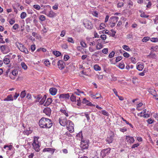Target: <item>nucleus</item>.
I'll use <instances>...</instances> for the list:
<instances>
[{"label": "nucleus", "mask_w": 158, "mask_h": 158, "mask_svg": "<svg viewBox=\"0 0 158 158\" xmlns=\"http://www.w3.org/2000/svg\"><path fill=\"white\" fill-rule=\"evenodd\" d=\"M40 126L43 128H50L52 125V120L49 118L43 117L39 121Z\"/></svg>", "instance_id": "f257e3e1"}, {"label": "nucleus", "mask_w": 158, "mask_h": 158, "mask_svg": "<svg viewBox=\"0 0 158 158\" xmlns=\"http://www.w3.org/2000/svg\"><path fill=\"white\" fill-rule=\"evenodd\" d=\"M15 44L18 48L22 52L26 54L28 53V51L24 46L21 43L19 42H16Z\"/></svg>", "instance_id": "f03ea898"}, {"label": "nucleus", "mask_w": 158, "mask_h": 158, "mask_svg": "<svg viewBox=\"0 0 158 158\" xmlns=\"http://www.w3.org/2000/svg\"><path fill=\"white\" fill-rule=\"evenodd\" d=\"M146 109L144 110L143 112L138 113L137 115L138 116L140 117H143L145 118H148L150 117V112L148 111L146 112Z\"/></svg>", "instance_id": "7ed1b4c3"}, {"label": "nucleus", "mask_w": 158, "mask_h": 158, "mask_svg": "<svg viewBox=\"0 0 158 158\" xmlns=\"http://www.w3.org/2000/svg\"><path fill=\"white\" fill-rule=\"evenodd\" d=\"M68 122V124L66 125L67 128L70 132L72 133L74 131V124L70 120Z\"/></svg>", "instance_id": "20e7f679"}, {"label": "nucleus", "mask_w": 158, "mask_h": 158, "mask_svg": "<svg viewBox=\"0 0 158 158\" xmlns=\"http://www.w3.org/2000/svg\"><path fill=\"white\" fill-rule=\"evenodd\" d=\"M110 148H107L102 150L101 152V155L102 158H104L108 155L110 153Z\"/></svg>", "instance_id": "39448f33"}, {"label": "nucleus", "mask_w": 158, "mask_h": 158, "mask_svg": "<svg viewBox=\"0 0 158 158\" xmlns=\"http://www.w3.org/2000/svg\"><path fill=\"white\" fill-rule=\"evenodd\" d=\"M59 121L60 125L63 126H65L68 124V121L66 118L61 117L59 118Z\"/></svg>", "instance_id": "423d86ee"}, {"label": "nucleus", "mask_w": 158, "mask_h": 158, "mask_svg": "<svg viewBox=\"0 0 158 158\" xmlns=\"http://www.w3.org/2000/svg\"><path fill=\"white\" fill-rule=\"evenodd\" d=\"M1 51L3 53L6 54L10 51L9 46L6 45H2L0 47Z\"/></svg>", "instance_id": "0eeeda50"}, {"label": "nucleus", "mask_w": 158, "mask_h": 158, "mask_svg": "<svg viewBox=\"0 0 158 158\" xmlns=\"http://www.w3.org/2000/svg\"><path fill=\"white\" fill-rule=\"evenodd\" d=\"M85 27L87 29H91L93 28V26L91 22L87 20H84L83 22Z\"/></svg>", "instance_id": "6e6552de"}, {"label": "nucleus", "mask_w": 158, "mask_h": 158, "mask_svg": "<svg viewBox=\"0 0 158 158\" xmlns=\"http://www.w3.org/2000/svg\"><path fill=\"white\" fill-rule=\"evenodd\" d=\"M69 97L70 96L69 94H61L59 96V98L60 100L62 101L69 99Z\"/></svg>", "instance_id": "1a4fd4ad"}, {"label": "nucleus", "mask_w": 158, "mask_h": 158, "mask_svg": "<svg viewBox=\"0 0 158 158\" xmlns=\"http://www.w3.org/2000/svg\"><path fill=\"white\" fill-rule=\"evenodd\" d=\"M80 147L82 150L87 149L88 147V144L87 141H81Z\"/></svg>", "instance_id": "9d476101"}, {"label": "nucleus", "mask_w": 158, "mask_h": 158, "mask_svg": "<svg viewBox=\"0 0 158 158\" xmlns=\"http://www.w3.org/2000/svg\"><path fill=\"white\" fill-rule=\"evenodd\" d=\"M41 13L44 14L45 15H47V16H48V17L51 18H53L56 15V13L54 12L52 10H50L47 14L44 13L43 12H41Z\"/></svg>", "instance_id": "9b49d317"}, {"label": "nucleus", "mask_w": 158, "mask_h": 158, "mask_svg": "<svg viewBox=\"0 0 158 158\" xmlns=\"http://www.w3.org/2000/svg\"><path fill=\"white\" fill-rule=\"evenodd\" d=\"M127 141L131 144L133 143L135 141V139L133 137L130 136H127L126 137Z\"/></svg>", "instance_id": "f8f14e48"}, {"label": "nucleus", "mask_w": 158, "mask_h": 158, "mask_svg": "<svg viewBox=\"0 0 158 158\" xmlns=\"http://www.w3.org/2000/svg\"><path fill=\"white\" fill-rule=\"evenodd\" d=\"M32 145L33 149L36 152H38L40 150V146L39 143H32Z\"/></svg>", "instance_id": "ddd939ff"}, {"label": "nucleus", "mask_w": 158, "mask_h": 158, "mask_svg": "<svg viewBox=\"0 0 158 158\" xmlns=\"http://www.w3.org/2000/svg\"><path fill=\"white\" fill-rule=\"evenodd\" d=\"M43 112L47 115L49 116L51 114V110L50 108L46 107L44 109Z\"/></svg>", "instance_id": "4468645a"}, {"label": "nucleus", "mask_w": 158, "mask_h": 158, "mask_svg": "<svg viewBox=\"0 0 158 158\" xmlns=\"http://www.w3.org/2000/svg\"><path fill=\"white\" fill-rule=\"evenodd\" d=\"M144 67V65L143 63H138L137 64L136 69L139 71H142Z\"/></svg>", "instance_id": "2eb2a0df"}, {"label": "nucleus", "mask_w": 158, "mask_h": 158, "mask_svg": "<svg viewBox=\"0 0 158 158\" xmlns=\"http://www.w3.org/2000/svg\"><path fill=\"white\" fill-rule=\"evenodd\" d=\"M58 68L60 70H62L64 68V64L62 60H59L58 62Z\"/></svg>", "instance_id": "dca6fc26"}, {"label": "nucleus", "mask_w": 158, "mask_h": 158, "mask_svg": "<svg viewBox=\"0 0 158 158\" xmlns=\"http://www.w3.org/2000/svg\"><path fill=\"white\" fill-rule=\"evenodd\" d=\"M9 56L8 55L6 56L3 60V63L6 64H8L10 62Z\"/></svg>", "instance_id": "f3484780"}, {"label": "nucleus", "mask_w": 158, "mask_h": 158, "mask_svg": "<svg viewBox=\"0 0 158 158\" xmlns=\"http://www.w3.org/2000/svg\"><path fill=\"white\" fill-rule=\"evenodd\" d=\"M49 91L51 95H54L56 94L57 90L55 88H52L49 89Z\"/></svg>", "instance_id": "a211bd4d"}, {"label": "nucleus", "mask_w": 158, "mask_h": 158, "mask_svg": "<svg viewBox=\"0 0 158 158\" xmlns=\"http://www.w3.org/2000/svg\"><path fill=\"white\" fill-rule=\"evenodd\" d=\"M82 102L83 103L86 104L87 105L89 106H93V104L90 102L89 101L87 100L85 98H84L83 99Z\"/></svg>", "instance_id": "6ab92c4d"}, {"label": "nucleus", "mask_w": 158, "mask_h": 158, "mask_svg": "<svg viewBox=\"0 0 158 158\" xmlns=\"http://www.w3.org/2000/svg\"><path fill=\"white\" fill-rule=\"evenodd\" d=\"M118 17H117L112 16L110 17V22L116 23L118 19Z\"/></svg>", "instance_id": "aec40b11"}, {"label": "nucleus", "mask_w": 158, "mask_h": 158, "mask_svg": "<svg viewBox=\"0 0 158 158\" xmlns=\"http://www.w3.org/2000/svg\"><path fill=\"white\" fill-rule=\"evenodd\" d=\"M114 136L112 135L109 137H108L106 139V141L108 143H112L113 140Z\"/></svg>", "instance_id": "412c9836"}, {"label": "nucleus", "mask_w": 158, "mask_h": 158, "mask_svg": "<svg viewBox=\"0 0 158 158\" xmlns=\"http://www.w3.org/2000/svg\"><path fill=\"white\" fill-rule=\"evenodd\" d=\"M52 102V100L51 98H48L46 102L44 103V105L45 106H48Z\"/></svg>", "instance_id": "4be33fe9"}, {"label": "nucleus", "mask_w": 158, "mask_h": 158, "mask_svg": "<svg viewBox=\"0 0 158 158\" xmlns=\"http://www.w3.org/2000/svg\"><path fill=\"white\" fill-rule=\"evenodd\" d=\"M13 98L11 94L7 96L6 98L4 100V101H13Z\"/></svg>", "instance_id": "5701e85b"}, {"label": "nucleus", "mask_w": 158, "mask_h": 158, "mask_svg": "<svg viewBox=\"0 0 158 158\" xmlns=\"http://www.w3.org/2000/svg\"><path fill=\"white\" fill-rule=\"evenodd\" d=\"M148 91L151 94L155 96V94H156V92L153 88H150L149 89Z\"/></svg>", "instance_id": "b1692460"}, {"label": "nucleus", "mask_w": 158, "mask_h": 158, "mask_svg": "<svg viewBox=\"0 0 158 158\" xmlns=\"http://www.w3.org/2000/svg\"><path fill=\"white\" fill-rule=\"evenodd\" d=\"M148 56L152 58L156 59L157 57V55L152 52H151L150 55Z\"/></svg>", "instance_id": "393cba45"}, {"label": "nucleus", "mask_w": 158, "mask_h": 158, "mask_svg": "<svg viewBox=\"0 0 158 158\" xmlns=\"http://www.w3.org/2000/svg\"><path fill=\"white\" fill-rule=\"evenodd\" d=\"M77 97L74 94H72L70 97V99L72 102H76Z\"/></svg>", "instance_id": "a878e982"}, {"label": "nucleus", "mask_w": 158, "mask_h": 158, "mask_svg": "<svg viewBox=\"0 0 158 158\" xmlns=\"http://www.w3.org/2000/svg\"><path fill=\"white\" fill-rule=\"evenodd\" d=\"M125 50L129 52L131 51V49L128 46L126 45H124L122 47Z\"/></svg>", "instance_id": "bb28decb"}, {"label": "nucleus", "mask_w": 158, "mask_h": 158, "mask_svg": "<svg viewBox=\"0 0 158 158\" xmlns=\"http://www.w3.org/2000/svg\"><path fill=\"white\" fill-rule=\"evenodd\" d=\"M106 27V25L103 23H101L99 27L98 28V30L104 29Z\"/></svg>", "instance_id": "cd10ccee"}, {"label": "nucleus", "mask_w": 158, "mask_h": 158, "mask_svg": "<svg viewBox=\"0 0 158 158\" xmlns=\"http://www.w3.org/2000/svg\"><path fill=\"white\" fill-rule=\"evenodd\" d=\"M123 51L124 52L123 54V56L124 57H126V58H128L129 56V54L127 52H124L123 50H120V53L122 52Z\"/></svg>", "instance_id": "c85d7f7f"}, {"label": "nucleus", "mask_w": 158, "mask_h": 158, "mask_svg": "<svg viewBox=\"0 0 158 158\" xmlns=\"http://www.w3.org/2000/svg\"><path fill=\"white\" fill-rule=\"evenodd\" d=\"M46 98V95L44 96L41 99L40 102V104H43L45 101Z\"/></svg>", "instance_id": "c756f323"}, {"label": "nucleus", "mask_w": 158, "mask_h": 158, "mask_svg": "<svg viewBox=\"0 0 158 158\" xmlns=\"http://www.w3.org/2000/svg\"><path fill=\"white\" fill-rule=\"evenodd\" d=\"M151 49L152 51L157 52L158 51V46H152L151 47Z\"/></svg>", "instance_id": "7c9ffc66"}, {"label": "nucleus", "mask_w": 158, "mask_h": 158, "mask_svg": "<svg viewBox=\"0 0 158 158\" xmlns=\"http://www.w3.org/2000/svg\"><path fill=\"white\" fill-rule=\"evenodd\" d=\"M39 19L41 21H44L46 19V17L43 15H40L39 16Z\"/></svg>", "instance_id": "2f4dec72"}, {"label": "nucleus", "mask_w": 158, "mask_h": 158, "mask_svg": "<svg viewBox=\"0 0 158 158\" xmlns=\"http://www.w3.org/2000/svg\"><path fill=\"white\" fill-rule=\"evenodd\" d=\"M95 97H94V99H98L99 98H102L101 94L98 93H97L95 94Z\"/></svg>", "instance_id": "473e14b6"}, {"label": "nucleus", "mask_w": 158, "mask_h": 158, "mask_svg": "<svg viewBox=\"0 0 158 158\" xmlns=\"http://www.w3.org/2000/svg\"><path fill=\"white\" fill-rule=\"evenodd\" d=\"M35 98L36 99L35 102H38L42 98V96L40 95H38L37 96L35 97Z\"/></svg>", "instance_id": "72a5a7b5"}, {"label": "nucleus", "mask_w": 158, "mask_h": 158, "mask_svg": "<svg viewBox=\"0 0 158 158\" xmlns=\"http://www.w3.org/2000/svg\"><path fill=\"white\" fill-rule=\"evenodd\" d=\"M94 69L96 71L100 70L101 69V67L97 64H95L94 65Z\"/></svg>", "instance_id": "f704fd0d"}, {"label": "nucleus", "mask_w": 158, "mask_h": 158, "mask_svg": "<svg viewBox=\"0 0 158 158\" xmlns=\"http://www.w3.org/2000/svg\"><path fill=\"white\" fill-rule=\"evenodd\" d=\"M21 65L23 69H24L25 70L27 69V66L24 62H22L21 63Z\"/></svg>", "instance_id": "c9c22d12"}, {"label": "nucleus", "mask_w": 158, "mask_h": 158, "mask_svg": "<svg viewBox=\"0 0 158 158\" xmlns=\"http://www.w3.org/2000/svg\"><path fill=\"white\" fill-rule=\"evenodd\" d=\"M53 53V54L56 56H59L61 55V53L59 51H54Z\"/></svg>", "instance_id": "e433bc0d"}, {"label": "nucleus", "mask_w": 158, "mask_h": 158, "mask_svg": "<svg viewBox=\"0 0 158 158\" xmlns=\"http://www.w3.org/2000/svg\"><path fill=\"white\" fill-rule=\"evenodd\" d=\"M27 16V14L25 12H23L20 15V17L22 19H24Z\"/></svg>", "instance_id": "4c0bfd02"}, {"label": "nucleus", "mask_w": 158, "mask_h": 158, "mask_svg": "<svg viewBox=\"0 0 158 158\" xmlns=\"http://www.w3.org/2000/svg\"><path fill=\"white\" fill-rule=\"evenodd\" d=\"M100 113H102V114L106 116L109 115V114L108 112L106 111L105 110H102L101 111H100Z\"/></svg>", "instance_id": "58836bf2"}, {"label": "nucleus", "mask_w": 158, "mask_h": 158, "mask_svg": "<svg viewBox=\"0 0 158 158\" xmlns=\"http://www.w3.org/2000/svg\"><path fill=\"white\" fill-rule=\"evenodd\" d=\"M103 48V46L101 44L98 43L96 46V48L98 50H99Z\"/></svg>", "instance_id": "ea45409f"}, {"label": "nucleus", "mask_w": 158, "mask_h": 158, "mask_svg": "<svg viewBox=\"0 0 158 158\" xmlns=\"http://www.w3.org/2000/svg\"><path fill=\"white\" fill-rule=\"evenodd\" d=\"M33 7L34 9L37 10H40L41 8L40 6L39 5L37 4L34 5L33 6Z\"/></svg>", "instance_id": "a19ab883"}, {"label": "nucleus", "mask_w": 158, "mask_h": 158, "mask_svg": "<svg viewBox=\"0 0 158 158\" xmlns=\"http://www.w3.org/2000/svg\"><path fill=\"white\" fill-rule=\"evenodd\" d=\"M67 41L71 43L72 44L74 43V41L73 39L71 37H68V38Z\"/></svg>", "instance_id": "79ce46f5"}, {"label": "nucleus", "mask_w": 158, "mask_h": 158, "mask_svg": "<svg viewBox=\"0 0 158 158\" xmlns=\"http://www.w3.org/2000/svg\"><path fill=\"white\" fill-rule=\"evenodd\" d=\"M26 95L25 91H23L21 92L20 95V97L21 98H24Z\"/></svg>", "instance_id": "37998d69"}, {"label": "nucleus", "mask_w": 158, "mask_h": 158, "mask_svg": "<svg viewBox=\"0 0 158 158\" xmlns=\"http://www.w3.org/2000/svg\"><path fill=\"white\" fill-rule=\"evenodd\" d=\"M150 39V38L148 37H146L143 38L142 41L143 42H146L147 41L149 40Z\"/></svg>", "instance_id": "c03bdc74"}, {"label": "nucleus", "mask_w": 158, "mask_h": 158, "mask_svg": "<svg viewBox=\"0 0 158 158\" xmlns=\"http://www.w3.org/2000/svg\"><path fill=\"white\" fill-rule=\"evenodd\" d=\"M80 44L82 47L84 48L86 47L87 45L85 42L83 41H81L80 42Z\"/></svg>", "instance_id": "a18cd8bd"}, {"label": "nucleus", "mask_w": 158, "mask_h": 158, "mask_svg": "<svg viewBox=\"0 0 158 158\" xmlns=\"http://www.w3.org/2000/svg\"><path fill=\"white\" fill-rule=\"evenodd\" d=\"M151 41L153 42H156L158 41V39L156 38H152L150 39Z\"/></svg>", "instance_id": "49530a36"}, {"label": "nucleus", "mask_w": 158, "mask_h": 158, "mask_svg": "<svg viewBox=\"0 0 158 158\" xmlns=\"http://www.w3.org/2000/svg\"><path fill=\"white\" fill-rule=\"evenodd\" d=\"M19 26L17 24H15L13 26V28L15 30H16L19 28Z\"/></svg>", "instance_id": "de8ad7c7"}, {"label": "nucleus", "mask_w": 158, "mask_h": 158, "mask_svg": "<svg viewBox=\"0 0 158 158\" xmlns=\"http://www.w3.org/2000/svg\"><path fill=\"white\" fill-rule=\"evenodd\" d=\"M114 54H115V53L114 52H113V51L111 52L109 54V57L110 58L113 57L114 56Z\"/></svg>", "instance_id": "09e8293b"}, {"label": "nucleus", "mask_w": 158, "mask_h": 158, "mask_svg": "<svg viewBox=\"0 0 158 158\" xmlns=\"http://www.w3.org/2000/svg\"><path fill=\"white\" fill-rule=\"evenodd\" d=\"M60 111L62 113H63L66 116H68V114L65 110H60Z\"/></svg>", "instance_id": "8fccbe9b"}, {"label": "nucleus", "mask_w": 158, "mask_h": 158, "mask_svg": "<svg viewBox=\"0 0 158 158\" xmlns=\"http://www.w3.org/2000/svg\"><path fill=\"white\" fill-rule=\"evenodd\" d=\"M124 5V3L123 2H119L118 3L117 6V7H122Z\"/></svg>", "instance_id": "3c124183"}, {"label": "nucleus", "mask_w": 158, "mask_h": 158, "mask_svg": "<svg viewBox=\"0 0 158 158\" xmlns=\"http://www.w3.org/2000/svg\"><path fill=\"white\" fill-rule=\"evenodd\" d=\"M65 34H66L65 31L64 30H62L61 32V33L60 34V36L62 37H63L65 35Z\"/></svg>", "instance_id": "603ef678"}, {"label": "nucleus", "mask_w": 158, "mask_h": 158, "mask_svg": "<svg viewBox=\"0 0 158 158\" xmlns=\"http://www.w3.org/2000/svg\"><path fill=\"white\" fill-rule=\"evenodd\" d=\"M124 64L123 63H121L119 65V67L120 68L123 69L124 68Z\"/></svg>", "instance_id": "864d4df0"}, {"label": "nucleus", "mask_w": 158, "mask_h": 158, "mask_svg": "<svg viewBox=\"0 0 158 158\" xmlns=\"http://www.w3.org/2000/svg\"><path fill=\"white\" fill-rule=\"evenodd\" d=\"M122 59V57L121 56H117L116 59L115 61L116 62H117L121 60Z\"/></svg>", "instance_id": "5fc2aeb1"}, {"label": "nucleus", "mask_w": 158, "mask_h": 158, "mask_svg": "<svg viewBox=\"0 0 158 158\" xmlns=\"http://www.w3.org/2000/svg\"><path fill=\"white\" fill-rule=\"evenodd\" d=\"M100 38L103 40H105L106 38V36L105 35H102L100 36Z\"/></svg>", "instance_id": "6e6d98bb"}, {"label": "nucleus", "mask_w": 158, "mask_h": 158, "mask_svg": "<svg viewBox=\"0 0 158 158\" xmlns=\"http://www.w3.org/2000/svg\"><path fill=\"white\" fill-rule=\"evenodd\" d=\"M147 122L149 124H152L153 123V120L150 118L147 120Z\"/></svg>", "instance_id": "4d7b16f0"}, {"label": "nucleus", "mask_w": 158, "mask_h": 158, "mask_svg": "<svg viewBox=\"0 0 158 158\" xmlns=\"http://www.w3.org/2000/svg\"><path fill=\"white\" fill-rule=\"evenodd\" d=\"M38 138L37 137H34V139L33 143H39L38 141Z\"/></svg>", "instance_id": "13d9d810"}, {"label": "nucleus", "mask_w": 158, "mask_h": 158, "mask_svg": "<svg viewBox=\"0 0 158 158\" xmlns=\"http://www.w3.org/2000/svg\"><path fill=\"white\" fill-rule=\"evenodd\" d=\"M12 73L13 75L16 76L18 74V71L16 70H14L12 71Z\"/></svg>", "instance_id": "bf43d9fd"}, {"label": "nucleus", "mask_w": 158, "mask_h": 158, "mask_svg": "<svg viewBox=\"0 0 158 158\" xmlns=\"http://www.w3.org/2000/svg\"><path fill=\"white\" fill-rule=\"evenodd\" d=\"M115 24H116L115 23H114V22H110V23L109 24V25H110V26L111 27H113L115 26Z\"/></svg>", "instance_id": "052dcab7"}, {"label": "nucleus", "mask_w": 158, "mask_h": 158, "mask_svg": "<svg viewBox=\"0 0 158 158\" xmlns=\"http://www.w3.org/2000/svg\"><path fill=\"white\" fill-rule=\"evenodd\" d=\"M140 16L141 17L145 18H148L149 16L148 15H145L144 13L141 14L140 15Z\"/></svg>", "instance_id": "680f3d73"}, {"label": "nucleus", "mask_w": 158, "mask_h": 158, "mask_svg": "<svg viewBox=\"0 0 158 158\" xmlns=\"http://www.w3.org/2000/svg\"><path fill=\"white\" fill-rule=\"evenodd\" d=\"M19 94L17 93H15V95L14 96V99L15 100H16L17 98L19 97Z\"/></svg>", "instance_id": "e2e57ef3"}, {"label": "nucleus", "mask_w": 158, "mask_h": 158, "mask_svg": "<svg viewBox=\"0 0 158 158\" xmlns=\"http://www.w3.org/2000/svg\"><path fill=\"white\" fill-rule=\"evenodd\" d=\"M108 49L107 48H104L102 50V52L103 53L106 54L108 53Z\"/></svg>", "instance_id": "0e129e2a"}, {"label": "nucleus", "mask_w": 158, "mask_h": 158, "mask_svg": "<svg viewBox=\"0 0 158 158\" xmlns=\"http://www.w3.org/2000/svg\"><path fill=\"white\" fill-rule=\"evenodd\" d=\"M139 143H136L133 144L131 147L132 148H135L139 146Z\"/></svg>", "instance_id": "69168bd1"}, {"label": "nucleus", "mask_w": 158, "mask_h": 158, "mask_svg": "<svg viewBox=\"0 0 158 158\" xmlns=\"http://www.w3.org/2000/svg\"><path fill=\"white\" fill-rule=\"evenodd\" d=\"M58 4H55L54 6L52 7V8L54 10H57L58 8Z\"/></svg>", "instance_id": "338daca9"}, {"label": "nucleus", "mask_w": 158, "mask_h": 158, "mask_svg": "<svg viewBox=\"0 0 158 158\" xmlns=\"http://www.w3.org/2000/svg\"><path fill=\"white\" fill-rule=\"evenodd\" d=\"M69 58V57L67 55H65L64 57V59L65 61L67 60Z\"/></svg>", "instance_id": "774afa93"}]
</instances>
